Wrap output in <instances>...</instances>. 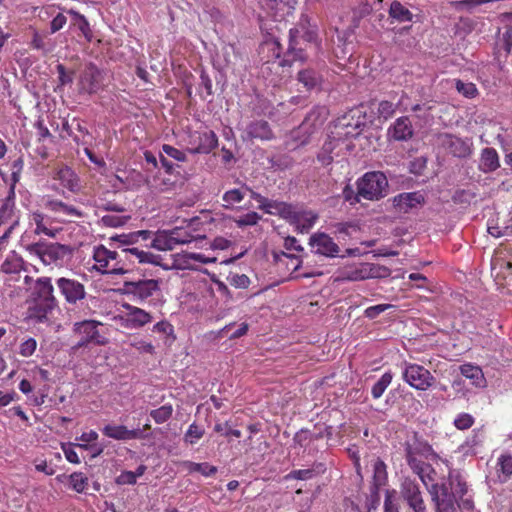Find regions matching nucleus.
<instances>
[{"mask_svg":"<svg viewBox=\"0 0 512 512\" xmlns=\"http://www.w3.org/2000/svg\"><path fill=\"white\" fill-rule=\"evenodd\" d=\"M428 491L436 512L471 511L474 508L472 496L468 494V485L457 470H451L446 479L432 484Z\"/></svg>","mask_w":512,"mask_h":512,"instance_id":"obj_1","label":"nucleus"},{"mask_svg":"<svg viewBox=\"0 0 512 512\" xmlns=\"http://www.w3.org/2000/svg\"><path fill=\"white\" fill-rule=\"evenodd\" d=\"M32 297L34 301V316L43 321L47 315L57 307V299L54 296V287L49 277H40L35 281Z\"/></svg>","mask_w":512,"mask_h":512,"instance_id":"obj_2","label":"nucleus"},{"mask_svg":"<svg viewBox=\"0 0 512 512\" xmlns=\"http://www.w3.org/2000/svg\"><path fill=\"white\" fill-rule=\"evenodd\" d=\"M30 255L38 257L43 264H61L72 253L68 245L38 241L25 246Z\"/></svg>","mask_w":512,"mask_h":512,"instance_id":"obj_3","label":"nucleus"},{"mask_svg":"<svg viewBox=\"0 0 512 512\" xmlns=\"http://www.w3.org/2000/svg\"><path fill=\"white\" fill-rule=\"evenodd\" d=\"M102 327L103 324L95 320L76 322L73 326V333L79 336V341L72 346V350L77 351L90 344L99 346L108 344V339L100 329Z\"/></svg>","mask_w":512,"mask_h":512,"instance_id":"obj_4","label":"nucleus"},{"mask_svg":"<svg viewBox=\"0 0 512 512\" xmlns=\"http://www.w3.org/2000/svg\"><path fill=\"white\" fill-rule=\"evenodd\" d=\"M388 188V180L384 173L380 171L367 172L358 181L357 194L355 200L359 201V197L367 200H379L386 195Z\"/></svg>","mask_w":512,"mask_h":512,"instance_id":"obj_5","label":"nucleus"},{"mask_svg":"<svg viewBox=\"0 0 512 512\" xmlns=\"http://www.w3.org/2000/svg\"><path fill=\"white\" fill-rule=\"evenodd\" d=\"M365 126V115H361L359 110H352L337 119L332 134L338 139L356 138L362 133Z\"/></svg>","mask_w":512,"mask_h":512,"instance_id":"obj_6","label":"nucleus"},{"mask_svg":"<svg viewBox=\"0 0 512 512\" xmlns=\"http://www.w3.org/2000/svg\"><path fill=\"white\" fill-rule=\"evenodd\" d=\"M402 377L411 387L421 391L429 389L435 382V378L428 369L409 362L403 363Z\"/></svg>","mask_w":512,"mask_h":512,"instance_id":"obj_7","label":"nucleus"},{"mask_svg":"<svg viewBox=\"0 0 512 512\" xmlns=\"http://www.w3.org/2000/svg\"><path fill=\"white\" fill-rule=\"evenodd\" d=\"M122 290L123 294L130 296L134 301L143 303L160 290V281L156 279L125 281Z\"/></svg>","mask_w":512,"mask_h":512,"instance_id":"obj_8","label":"nucleus"},{"mask_svg":"<svg viewBox=\"0 0 512 512\" xmlns=\"http://www.w3.org/2000/svg\"><path fill=\"white\" fill-rule=\"evenodd\" d=\"M425 204V197L420 191L404 192L393 197V209L398 214L417 211Z\"/></svg>","mask_w":512,"mask_h":512,"instance_id":"obj_9","label":"nucleus"},{"mask_svg":"<svg viewBox=\"0 0 512 512\" xmlns=\"http://www.w3.org/2000/svg\"><path fill=\"white\" fill-rule=\"evenodd\" d=\"M401 495L414 512H426V505L419 484L410 478H405L401 484Z\"/></svg>","mask_w":512,"mask_h":512,"instance_id":"obj_10","label":"nucleus"},{"mask_svg":"<svg viewBox=\"0 0 512 512\" xmlns=\"http://www.w3.org/2000/svg\"><path fill=\"white\" fill-rule=\"evenodd\" d=\"M56 286L59 293L69 304H76L86 296L84 285L75 279L66 277L58 278L56 280Z\"/></svg>","mask_w":512,"mask_h":512,"instance_id":"obj_11","label":"nucleus"},{"mask_svg":"<svg viewBox=\"0 0 512 512\" xmlns=\"http://www.w3.org/2000/svg\"><path fill=\"white\" fill-rule=\"evenodd\" d=\"M436 141L439 146L447 150L454 157L465 158L471 154L470 145L453 134L439 133L436 136Z\"/></svg>","mask_w":512,"mask_h":512,"instance_id":"obj_12","label":"nucleus"},{"mask_svg":"<svg viewBox=\"0 0 512 512\" xmlns=\"http://www.w3.org/2000/svg\"><path fill=\"white\" fill-rule=\"evenodd\" d=\"M101 81V71L97 68V66L94 63H88L79 77V93H96L101 87Z\"/></svg>","mask_w":512,"mask_h":512,"instance_id":"obj_13","label":"nucleus"},{"mask_svg":"<svg viewBox=\"0 0 512 512\" xmlns=\"http://www.w3.org/2000/svg\"><path fill=\"white\" fill-rule=\"evenodd\" d=\"M190 144V153L208 154L217 146L218 138L213 131L195 132L191 135Z\"/></svg>","mask_w":512,"mask_h":512,"instance_id":"obj_14","label":"nucleus"},{"mask_svg":"<svg viewBox=\"0 0 512 512\" xmlns=\"http://www.w3.org/2000/svg\"><path fill=\"white\" fill-rule=\"evenodd\" d=\"M114 258L117 261H122L124 267H126L127 262H133L132 258H136L139 263L161 265L160 255L145 252L143 250H139L138 248H122L120 251H114Z\"/></svg>","mask_w":512,"mask_h":512,"instance_id":"obj_15","label":"nucleus"},{"mask_svg":"<svg viewBox=\"0 0 512 512\" xmlns=\"http://www.w3.org/2000/svg\"><path fill=\"white\" fill-rule=\"evenodd\" d=\"M309 245L316 254L326 257H336L340 252L339 246L325 233H315L309 239Z\"/></svg>","mask_w":512,"mask_h":512,"instance_id":"obj_16","label":"nucleus"},{"mask_svg":"<svg viewBox=\"0 0 512 512\" xmlns=\"http://www.w3.org/2000/svg\"><path fill=\"white\" fill-rule=\"evenodd\" d=\"M102 433L109 438L121 441L144 439L147 437L143 430L139 428L130 430L124 425L107 424L102 428Z\"/></svg>","mask_w":512,"mask_h":512,"instance_id":"obj_17","label":"nucleus"},{"mask_svg":"<svg viewBox=\"0 0 512 512\" xmlns=\"http://www.w3.org/2000/svg\"><path fill=\"white\" fill-rule=\"evenodd\" d=\"M388 136L395 141H408L414 136L412 122L407 116L399 117L388 129Z\"/></svg>","mask_w":512,"mask_h":512,"instance_id":"obj_18","label":"nucleus"},{"mask_svg":"<svg viewBox=\"0 0 512 512\" xmlns=\"http://www.w3.org/2000/svg\"><path fill=\"white\" fill-rule=\"evenodd\" d=\"M299 30L297 28H291L289 31V46L286 52V58L280 63V65L291 66L293 61L299 60L304 61L307 57L301 47H297Z\"/></svg>","mask_w":512,"mask_h":512,"instance_id":"obj_19","label":"nucleus"},{"mask_svg":"<svg viewBox=\"0 0 512 512\" xmlns=\"http://www.w3.org/2000/svg\"><path fill=\"white\" fill-rule=\"evenodd\" d=\"M245 132L249 139L267 141L274 138V133L271 129V126L265 120H254L250 122L247 125Z\"/></svg>","mask_w":512,"mask_h":512,"instance_id":"obj_20","label":"nucleus"},{"mask_svg":"<svg viewBox=\"0 0 512 512\" xmlns=\"http://www.w3.org/2000/svg\"><path fill=\"white\" fill-rule=\"evenodd\" d=\"M149 231L141 230L137 232H131L128 234H120L110 237V246L113 248H127L126 246L135 244L139 238L147 239Z\"/></svg>","mask_w":512,"mask_h":512,"instance_id":"obj_21","label":"nucleus"},{"mask_svg":"<svg viewBox=\"0 0 512 512\" xmlns=\"http://www.w3.org/2000/svg\"><path fill=\"white\" fill-rule=\"evenodd\" d=\"M123 308L127 311V320L133 327H142L152 321L150 313L139 307L125 303Z\"/></svg>","mask_w":512,"mask_h":512,"instance_id":"obj_22","label":"nucleus"},{"mask_svg":"<svg viewBox=\"0 0 512 512\" xmlns=\"http://www.w3.org/2000/svg\"><path fill=\"white\" fill-rule=\"evenodd\" d=\"M93 258L97 263L95 268L101 273L106 274L105 270H109L111 262L115 260L114 251L99 245L94 248Z\"/></svg>","mask_w":512,"mask_h":512,"instance_id":"obj_23","label":"nucleus"},{"mask_svg":"<svg viewBox=\"0 0 512 512\" xmlns=\"http://www.w3.org/2000/svg\"><path fill=\"white\" fill-rule=\"evenodd\" d=\"M432 453V447L428 442L414 436L412 441L405 443V458L417 457V455L427 457Z\"/></svg>","mask_w":512,"mask_h":512,"instance_id":"obj_24","label":"nucleus"},{"mask_svg":"<svg viewBox=\"0 0 512 512\" xmlns=\"http://www.w3.org/2000/svg\"><path fill=\"white\" fill-rule=\"evenodd\" d=\"M480 170L484 173H491L500 167L499 156L494 148H484L480 157Z\"/></svg>","mask_w":512,"mask_h":512,"instance_id":"obj_25","label":"nucleus"},{"mask_svg":"<svg viewBox=\"0 0 512 512\" xmlns=\"http://www.w3.org/2000/svg\"><path fill=\"white\" fill-rule=\"evenodd\" d=\"M297 80L309 91L320 85L321 75L312 68H304L297 73Z\"/></svg>","mask_w":512,"mask_h":512,"instance_id":"obj_26","label":"nucleus"},{"mask_svg":"<svg viewBox=\"0 0 512 512\" xmlns=\"http://www.w3.org/2000/svg\"><path fill=\"white\" fill-rule=\"evenodd\" d=\"M325 471L326 466L324 463L315 462L311 468L291 471L287 475V478L296 480H309L317 475L323 474Z\"/></svg>","mask_w":512,"mask_h":512,"instance_id":"obj_27","label":"nucleus"},{"mask_svg":"<svg viewBox=\"0 0 512 512\" xmlns=\"http://www.w3.org/2000/svg\"><path fill=\"white\" fill-rule=\"evenodd\" d=\"M274 215H278L291 223L300 226V221L303 218V212L298 211L292 204L281 202L278 211H273Z\"/></svg>","mask_w":512,"mask_h":512,"instance_id":"obj_28","label":"nucleus"},{"mask_svg":"<svg viewBox=\"0 0 512 512\" xmlns=\"http://www.w3.org/2000/svg\"><path fill=\"white\" fill-rule=\"evenodd\" d=\"M460 372L464 377L470 379L474 386H485V378L480 367L467 363L460 366Z\"/></svg>","mask_w":512,"mask_h":512,"instance_id":"obj_29","label":"nucleus"},{"mask_svg":"<svg viewBox=\"0 0 512 512\" xmlns=\"http://www.w3.org/2000/svg\"><path fill=\"white\" fill-rule=\"evenodd\" d=\"M25 269V262L16 253L9 255L1 265V271L5 274H18Z\"/></svg>","mask_w":512,"mask_h":512,"instance_id":"obj_30","label":"nucleus"},{"mask_svg":"<svg viewBox=\"0 0 512 512\" xmlns=\"http://www.w3.org/2000/svg\"><path fill=\"white\" fill-rule=\"evenodd\" d=\"M373 480L372 485L385 486L388 482L387 466L384 461L377 457L373 460Z\"/></svg>","mask_w":512,"mask_h":512,"instance_id":"obj_31","label":"nucleus"},{"mask_svg":"<svg viewBox=\"0 0 512 512\" xmlns=\"http://www.w3.org/2000/svg\"><path fill=\"white\" fill-rule=\"evenodd\" d=\"M409 467L419 476L421 481L427 486L426 478L430 479L429 473L433 472L430 464L419 460L417 457L406 458Z\"/></svg>","mask_w":512,"mask_h":512,"instance_id":"obj_32","label":"nucleus"},{"mask_svg":"<svg viewBox=\"0 0 512 512\" xmlns=\"http://www.w3.org/2000/svg\"><path fill=\"white\" fill-rule=\"evenodd\" d=\"M56 178L61 182V184L74 192L79 189L78 178L75 173L68 167L62 168L57 172Z\"/></svg>","mask_w":512,"mask_h":512,"instance_id":"obj_33","label":"nucleus"},{"mask_svg":"<svg viewBox=\"0 0 512 512\" xmlns=\"http://www.w3.org/2000/svg\"><path fill=\"white\" fill-rule=\"evenodd\" d=\"M497 472L500 482H506L512 475V455L502 454L497 461Z\"/></svg>","mask_w":512,"mask_h":512,"instance_id":"obj_34","label":"nucleus"},{"mask_svg":"<svg viewBox=\"0 0 512 512\" xmlns=\"http://www.w3.org/2000/svg\"><path fill=\"white\" fill-rule=\"evenodd\" d=\"M389 16L398 22L412 21L413 18V14L397 0L391 3Z\"/></svg>","mask_w":512,"mask_h":512,"instance_id":"obj_35","label":"nucleus"},{"mask_svg":"<svg viewBox=\"0 0 512 512\" xmlns=\"http://www.w3.org/2000/svg\"><path fill=\"white\" fill-rule=\"evenodd\" d=\"M68 13L73 16L75 20L74 25H77L78 29L82 32L86 40L90 42L92 40L93 34L86 17L73 9L68 10Z\"/></svg>","mask_w":512,"mask_h":512,"instance_id":"obj_36","label":"nucleus"},{"mask_svg":"<svg viewBox=\"0 0 512 512\" xmlns=\"http://www.w3.org/2000/svg\"><path fill=\"white\" fill-rule=\"evenodd\" d=\"M47 206L54 212H64L67 215L81 218L84 216L83 212L75 208L74 206L68 205L59 200H51L47 203Z\"/></svg>","mask_w":512,"mask_h":512,"instance_id":"obj_37","label":"nucleus"},{"mask_svg":"<svg viewBox=\"0 0 512 512\" xmlns=\"http://www.w3.org/2000/svg\"><path fill=\"white\" fill-rule=\"evenodd\" d=\"M32 220L33 222L35 223L36 225V228H35V231L34 233L36 235H39V234H45L51 238H54L56 237V234L58 233V230L57 229H50L46 226L44 220H45V215L41 212H34L32 213Z\"/></svg>","mask_w":512,"mask_h":512,"instance_id":"obj_38","label":"nucleus"},{"mask_svg":"<svg viewBox=\"0 0 512 512\" xmlns=\"http://www.w3.org/2000/svg\"><path fill=\"white\" fill-rule=\"evenodd\" d=\"M393 374L388 371L385 372L381 378L372 386L371 394L374 399L380 398L387 387L391 384Z\"/></svg>","mask_w":512,"mask_h":512,"instance_id":"obj_39","label":"nucleus"},{"mask_svg":"<svg viewBox=\"0 0 512 512\" xmlns=\"http://www.w3.org/2000/svg\"><path fill=\"white\" fill-rule=\"evenodd\" d=\"M177 242H183V239L179 238H171L168 234L165 237H157L152 242V247L157 250L165 251V250H173L177 245Z\"/></svg>","mask_w":512,"mask_h":512,"instance_id":"obj_40","label":"nucleus"},{"mask_svg":"<svg viewBox=\"0 0 512 512\" xmlns=\"http://www.w3.org/2000/svg\"><path fill=\"white\" fill-rule=\"evenodd\" d=\"M173 408L171 405H163L150 412V416L158 424L166 422L172 416Z\"/></svg>","mask_w":512,"mask_h":512,"instance_id":"obj_41","label":"nucleus"},{"mask_svg":"<svg viewBox=\"0 0 512 512\" xmlns=\"http://www.w3.org/2000/svg\"><path fill=\"white\" fill-rule=\"evenodd\" d=\"M204 435V429L196 423H192L184 435V441L194 445Z\"/></svg>","mask_w":512,"mask_h":512,"instance_id":"obj_42","label":"nucleus"},{"mask_svg":"<svg viewBox=\"0 0 512 512\" xmlns=\"http://www.w3.org/2000/svg\"><path fill=\"white\" fill-rule=\"evenodd\" d=\"M186 466L190 472H199L204 476H211L217 472V468L215 466H211L207 463L187 462Z\"/></svg>","mask_w":512,"mask_h":512,"instance_id":"obj_43","label":"nucleus"},{"mask_svg":"<svg viewBox=\"0 0 512 512\" xmlns=\"http://www.w3.org/2000/svg\"><path fill=\"white\" fill-rule=\"evenodd\" d=\"M130 218V216L104 215L101 218V223L106 227H120L125 225Z\"/></svg>","mask_w":512,"mask_h":512,"instance_id":"obj_44","label":"nucleus"},{"mask_svg":"<svg viewBox=\"0 0 512 512\" xmlns=\"http://www.w3.org/2000/svg\"><path fill=\"white\" fill-rule=\"evenodd\" d=\"M372 6L368 2H361L353 9V22L358 26L359 21L372 12Z\"/></svg>","mask_w":512,"mask_h":512,"instance_id":"obj_45","label":"nucleus"},{"mask_svg":"<svg viewBox=\"0 0 512 512\" xmlns=\"http://www.w3.org/2000/svg\"><path fill=\"white\" fill-rule=\"evenodd\" d=\"M70 483L75 491L81 493L86 489L88 478L82 473L74 472L70 475Z\"/></svg>","mask_w":512,"mask_h":512,"instance_id":"obj_46","label":"nucleus"},{"mask_svg":"<svg viewBox=\"0 0 512 512\" xmlns=\"http://www.w3.org/2000/svg\"><path fill=\"white\" fill-rule=\"evenodd\" d=\"M456 90L468 98H473L477 94V88L473 83H465L461 80L455 81Z\"/></svg>","mask_w":512,"mask_h":512,"instance_id":"obj_47","label":"nucleus"},{"mask_svg":"<svg viewBox=\"0 0 512 512\" xmlns=\"http://www.w3.org/2000/svg\"><path fill=\"white\" fill-rule=\"evenodd\" d=\"M395 494V490H386L384 512H400L399 505L395 499Z\"/></svg>","mask_w":512,"mask_h":512,"instance_id":"obj_48","label":"nucleus"},{"mask_svg":"<svg viewBox=\"0 0 512 512\" xmlns=\"http://www.w3.org/2000/svg\"><path fill=\"white\" fill-rule=\"evenodd\" d=\"M244 198V194L239 189H232L224 193L222 199L227 205L232 206L235 203H240Z\"/></svg>","mask_w":512,"mask_h":512,"instance_id":"obj_49","label":"nucleus"},{"mask_svg":"<svg viewBox=\"0 0 512 512\" xmlns=\"http://www.w3.org/2000/svg\"><path fill=\"white\" fill-rule=\"evenodd\" d=\"M396 109V105L390 101L383 100L378 104V115L379 117H383L384 119H388L391 117Z\"/></svg>","mask_w":512,"mask_h":512,"instance_id":"obj_50","label":"nucleus"},{"mask_svg":"<svg viewBox=\"0 0 512 512\" xmlns=\"http://www.w3.org/2000/svg\"><path fill=\"white\" fill-rule=\"evenodd\" d=\"M473 424H474V418L468 413H461L454 420V425L459 430L468 429Z\"/></svg>","mask_w":512,"mask_h":512,"instance_id":"obj_51","label":"nucleus"},{"mask_svg":"<svg viewBox=\"0 0 512 512\" xmlns=\"http://www.w3.org/2000/svg\"><path fill=\"white\" fill-rule=\"evenodd\" d=\"M332 150H333V146H332L331 142L325 143L323 145L322 150L317 155V159L322 165L327 166L332 163V161H333V157L331 156Z\"/></svg>","mask_w":512,"mask_h":512,"instance_id":"obj_52","label":"nucleus"},{"mask_svg":"<svg viewBox=\"0 0 512 512\" xmlns=\"http://www.w3.org/2000/svg\"><path fill=\"white\" fill-rule=\"evenodd\" d=\"M227 279L236 288L245 289L250 284V279L245 274H231Z\"/></svg>","mask_w":512,"mask_h":512,"instance_id":"obj_53","label":"nucleus"},{"mask_svg":"<svg viewBox=\"0 0 512 512\" xmlns=\"http://www.w3.org/2000/svg\"><path fill=\"white\" fill-rule=\"evenodd\" d=\"M162 152L179 162H185L187 160L186 154L183 151L168 144L162 146Z\"/></svg>","mask_w":512,"mask_h":512,"instance_id":"obj_54","label":"nucleus"},{"mask_svg":"<svg viewBox=\"0 0 512 512\" xmlns=\"http://www.w3.org/2000/svg\"><path fill=\"white\" fill-rule=\"evenodd\" d=\"M56 69H57V72H58V80H59V85L58 87L60 86H64V85H67V84H71L73 82V75H74V72L71 71V72H67L66 71V68L64 65L62 64H58L56 66Z\"/></svg>","mask_w":512,"mask_h":512,"instance_id":"obj_55","label":"nucleus"},{"mask_svg":"<svg viewBox=\"0 0 512 512\" xmlns=\"http://www.w3.org/2000/svg\"><path fill=\"white\" fill-rule=\"evenodd\" d=\"M393 305L391 304H379L375 306H370L364 311L365 317L369 319H374L381 313L385 312L386 310L392 308Z\"/></svg>","mask_w":512,"mask_h":512,"instance_id":"obj_56","label":"nucleus"},{"mask_svg":"<svg viewBox=\"0 0 512 512\" xmlns=\"http://www.w3.org/2000/svg\"><path fill=\"white\" fill-rule=\"evenodd\" d=\"M261 219V216L256 212H249L243 216H241L237 220L238 226H253L258 223V221Z\"/></svg>","mask_w":512,"mask_h":512,"instance_id":"obj_57","label":"nucleus"},{"mask_svg":"<svg viewBox=\"0 0 512 512\" xmlns=\"http://www.w3.org/2000/svg\"><path fill=\"white\" fill-rule=\"evenodd\" d=\"M317 219V216L315 214L310 213H304L303 212V218L300 221V226H297V229L301 232H308L309 229L313 226L315 220Z\"/></svg>","mask_w":512,"mask_h":512,"instance_id":"obj_58","label":"nucleus"},{"mask_svg":"<svg viewBox=\"0 0 512 512\" xmlns=\"http://www.w3.org/2000/svg\"><path fill=\"white\" fill-rule=\"evenodd\" d=\"M169 235L171 236V238L183 239V242H177V245L190 243L194 239V237L190 233L179 227H176L169 231Z\"/></svg>","mask_w":512,"mask_h":512,"instance_id":"obj_59","label":"nucleus"},{"mask_svg":"<svg viewBox=\"0 0 512 512\" xmlns=\"http://www.w3.org/2000/svg\"><path fill=\"white\" fill-rule=\"evenodd\" d=\"M214 431L217 432V433H222L225 436L232 435V436H234L236 438L241 437V431L237 430V429H231L229 424H228V422L217 423L214 426Z\"/></svg>","mask_w":512,"mask_h":512,"instance_id":"obj_60","label":"nucleus"},{"mask_svg":"<svg viewBox=\"0 0 512 512\" xmlns=\"http://www.w3.org/2000/svg\"><path fill=\"white\" fill-rule=\"evenodd\" d=\"M36 347V340L29 338L20 345V354L24 357H29L35 352Z\"/></svg>","mask_w":512,"mask_h":512,"instance_id":"obj_61","label":"nucleus"},{"mask_svg":"<svg viewBox=\"0 0 512 512\" xmlns=\"http://www.w3.org/2000/svg\"><path fill=\"white\" fill-rule=\"evenodd\" d=\"M380 488L381 486L371 485L370 494L368 496L369 509H376L380 503Z\"/></svg>","mask_w":512,"mask_h":512,"instance_id":"obj_62","label":"nucleus"},{"mask_svg":"<svg viewBox=\"0 0 512 512\" xmlns=\"http://www.w3.org/2000/svg\"><path fill=\"white\" fill-rule=\"evenodd\" d=\"M474 197L473 193L466 190H457L452 196V201L457 204L469 203L471 198Z\"/></svg>","mask_w":512,"mask_h":512,"instance_id":"obj_63","label":"nucleus"},{"mask_svg":"<svg viewBox=\"0 0 512 512\" xmlns=\"http://www.w3.org/2000/svg\"><path fill=\"white\" fill-rule=\"evenodd\" d=\"M426 168V159L423 157L416 158L410 162L409 170L411 173L421 175Z\"/></svg>","mask_w":512,"mask_h":512,"instance_id":"obj_64","label":"nucleus"}]
</instances>
